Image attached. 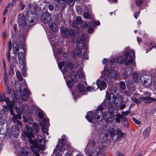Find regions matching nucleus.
<instances>
[{
	"label": "nucleus",
	"mask_w": 156,
	"mask_h": 156,
	"mask_svg": "<svg viewBox=\"0 0 156 156\" xmlns=\"http://www.w3.org/2000/svg\"><path fill=\"white\" fill-rule=\"evenodd\" d=\"M110 64V66L112 68L114 69L116 64V59L114 58H113L110 60L109 61Z\"/></svg>",
	"instance_id": "27"
},
{
	"label": "nucleus",
	"mask_w": 156,
	"mask_h": 156,
	"mask_svg": "<svg viewBox=\"0 0 156 156\" xmlns=\"http://www.w3.org/2000/svg\"><path fill=\"white\" fill-rule=\"evenodd\" d=\"M76 20L77 21V23L79 25L81 24L82 23V19L80 17L77 16L76 18Z\"/></svg>",
	"instance_id": "51"
},
{
	"label": "nucleus",
	"mask_w": 156,
	"mask_h": 156,
	"mask_svg": "<svg viewBox=\"0 0 156 156\" xmlns=\"http://www.w3.org/2000/svg\"><path fill=\"white\" fill-rule=\"evenodd\" d=\"M23 119L24 122L28 124H31L33 122V120L31 117H28L27 119L24 116Z\"/></svg>",
	"instance_id": "31"
},
{
	"label": "nucleus",
	"mask_w": 156,
	"mask_h": 156,
	"mask_svg": "<svg viewBox=\"0 0 156 156\" xmlns=\"http://www.w3.org/2000/svg\"><path fill=\"white\" fill-rule=\"evenodd\" d=\"M5 95H3L0 97V101L2 102L5 101Z\"/></svg>",
	"instance_id": "63"
},
{
	"label": "nucleus",
	"mask_w": 156,
	"mask_h": 156,
	"mask_svg": "<svg viewBox=\"0 0 156 156\" xmlns=\"http://www.w3.org/2000/svg\"><path fill=\"white\" fill-rule=\"evenodd\" d=\"M26 19L27 22V25L30 26L34 25L37 22L38 17L36 12L30 11L26 14Z\"/></svg>",
	"instance_id": "6"
},
{
	"label": "nucleus",
	"mask_w": 156,
	"mask_h": 156,
	"mask_svg": "<svg viewBox=\"0 0 156 156\" xmlns=\"http://www.w3.org/2000/svg\"><path fill=\"white\" fill-rule=\"evenodd\" d=\"M91 25V23L90 22L86 21L83 23V25L84 27H87Z\"/></svg>",
	"instance_id": "49"
},
{
	"label": "nucleus",
	"mask_w": 156,
	"mask_h": 156,
	"mask_svg": "<svg viewBox=\"0 0 156 156\" xmlns=\"http://www.w3.org/2000/svg\"><path fill=\"white\" fill-rule=\"evenodd\" d=\"M76 52L77 55L79 57H80L82 56V51L79 49H77L76 50Z\"/></svg>",
	"instance_id": "55"
},
{
	"label": "nucleus",
	"mask_w": 156,
	"mask_h": 156,
	"mask_svg": "<svg viewBox=\"0 0 156 156\" xmlns=\"http://www.w3.org/2000/svg\"><path fill=\"white\" fill-rule=\"evenodd\" d=\"M108 133L109 134L110 136L112 137H113L116 135V131L115 129L112 128L111 129L109 130Z\"/></svg>",
	"instance_id": "26"
},
{
	"label": "nucleus",
	"mask_w": 156,
	"mask_h": 156,
	"mask_svg": "<svg viewBox=\"0 0 156 156\" xmlns=\"http://www.w3.org/2000/svg\"><path fill=\"white\" fill-rule=\"evenodd\" d=\"M90 145L91 146L96 147V149L94 148L93 149L88 150L87 148H86V153L88 156H98L99 153L102 152H100L99 151L100 147L99 146L98 147V144L97 141L95 140H93L89 142L88 145Z\"/></svg>",
	"instance_id": "4"
},
{
	"label": "nucleus",
	"mask_w": 156,
	"mask_h": 156,
	"mask_svg": "<svg viewBox=\"0 0 156 156\" xmlns=\"http://www.w3.org/2000/svg\"><path fill=\"white\" fill-rule=\"evenodd\" d=\"M93 25L95 26L99 25H100V22L99 21H94Z\"/></svg>",
	"instance_id": "62"
},
{
	"label": "nucleus",
	"mask_w": 156,
	"mask_h": 156,
	"mask_svg": "<svg viewBox=\"0 0 156 156\" xmlns=\"http://www.w3.org/2000/svg\"><path fill=\"white\" fill-rule=\"evenodd\" d=\"M45 114L44 112L43 111H40L38 112V116L41 119H43Z\"/></svg>",
	"instance_id": "42"
},
{
	"label": "nucleus",
	"mask_w": 156,
	"mask_h": 156,
	"mask_svg": "<svg viewBox=\"0 0 156 156\" xmlns=\"http://www.w3.org/2000/svg\"><path fill=\"white\" fill-rule=\"evenodd\" d=\"M55 21L57 23H59L61 21H62V16H58L55 19Z\"/></svg>",
	"instance_id": "45"
},
{
	"label": "nucleus",
	"mask_w": 156,
	"mask_h": 156,
	"mask_svg": "<svg viewBox=\"0 0 156 156\" xmlns=\"http://www.w3.org/2000/svg\"><path fill=\"white\" fill-rule=\"evenodd\" d=\"M24 58V54L23 52H20L18 55V58Z\"/></svg>",
	"instance_id": "56"
},
{
	"label": "nucleus",
	"mask_w": 156,
	"mask_h": 156,
	"mask_svg": "<svg viewBox=\"0 0 156 156\" xmlns=\"http://www.w3.org/2000/svg\"><path fill=\"white\" fill-rule=\"evenodd\" d=\"M122 118V115L120 114H117L115 119V120L117 122L119 123L120 122V119Z\"/></svg>",
	"instance_id": "41"
},
{
	"label": "nucleus",
	"mask_w": 156,
	"mask_h": 156,
	"mask_svg": "<svg viewBox=\"0 0 156 156\" xmlns=\"http://www.w3.org/2000/svg\"><path fill=\"white\" fill-rule=\"evenodd\" d=\"M83 17L87 19H89L90 18V16L89 13L87 12H84L83 14Z\"/></svg>",
	"instance_id": "47"
},
{
	"label": "nucleus",
	"mask_w": 156,
	"mask_h": 156,
	"mask_svg": "<svg viewBox=\"0 0 156 156\" xmlns=\"http://www.w3.org/2000/svg\"><path fill=\"white\" fill-rule=\"evenodd\" d=\"M26 128L27 131H23L22 134L24 137H27L30 143L33 144L30 146V148L35 156H40L39 153L40 151L44 150L45 148V141L47 140L46 136L48 135L47 130L46 128L42 130L43 132L44 140H43L42 136L40 135L37 136V139L33 140L32 138H34V135L32 128L27 125Z\"/></svg>",
	"instance_id": "1"
},
{
	"label": "nucleus",
	"mask_w": 156,
	"mask_h": 156,
	"mask_svg": "<svg viewBox=\"0 0 156 156\" xmlns=\"http://www.w3.org/2000/svg\"><path fill=\"white\" fill-rule=\"evenodd\" d=\"M83 56L84 58L87 59L88 58V56L86 52L83 53Z\"/></svg>",
	"instance_id": "64"
},
{
	"label": "nucleus",
	"mask_w": 156,
	"mask_h": 156,
	"mask_svg": "<svg viewBox=\"0 0 156 156\" xmlns=\"http://www.w3.org/2000/svg\"><path fill=\"white\" fill-rule=\"evenodd\" d=\"M16 75L18 80L20 81H21L23 80V78L22 75L19 71L16 72Z\"/></svg>",
	"instance_id": "44"
},
{
	"label": "nucleus",
	"mask_w": 156,
	"mask_h": 156,
	"mask_svg": "<svg viewBox=\"0 0 156 156\" xmlns=\"http://www.w3.org/2000/svg\"><path fill=\"white\" fill-rule=\"evenodd\" d=\"M23 109L24 112L26 114H28L29 112V110L27 106L26 105H23Z\"/></svg>",
	"instance_id": "36"
},
{
	"label": "nucleus",
	"mask_w": 156,
	"mask_h": 156,
	"mask_svg": "<svg viewBox=\"0 0 156 156\" xmlns=\"http://www.w3.org/2000/svg\"><path fill=\"white\" fill-rule=\"evenodd\" d=\"M106 67V66H105L104 71H102L101 72L102 78L106 81H107V69Z\"/></svg>",
	"instance_id": "24"
},
{
	"label": "nucleus",
	"mask_w": 156,
	"mask_h": 156,
	"mask_svg": "<svg viewBox=\"0 0 156 156\" xmlns=\"http://www.w3.org/2000/svg\"><path fill=\"white\" fill-rule=\"evenodd\" d=\"M8 35L7 33L5 32H4L2 33V37L4 39H5L6 38V36H7Z\"/></svg>",
	"instance_id": "61"
},
{
	"label": "nucleus",
	"mask_w": 156,
	"mask_h": 156,
	"mask_svg": "<svg viewBox=\"0 0 156 156\" xmlns=\"http://www.w3.org/2000/svg\"><path fill=\"white\" fill-rule=\"evenodd\" d=\"M76 11L79 15H82L83 12V9L80 6H77L76 8Z\"/></svg>",
	"instance_id": "40"
},
{
	"label": "nucleus",
	"mask_w": 156,
	"mask_h": 156,
	"mask_svg": "<svg viewBox=\"0 0 156 156\" xmlns=\"http://www.w3.org/2000/svg\"><path fill=\"white\" fill-rule=\"evenodd\" d=\"M51 16L50 14L48 12H44L41 17V21L44 23H48L50 20Z\"/></svg>",
	"instance_id": "16"
},
{
	"label": "nucleus",
	"mask_w": 156,
	"mask_h": 156,
	"mask_svg": "<svg viewBox=\"0 0 156 156\" xmlns=\"http://www.w3.org/2000/svg\"><path fill=\"white\" fill-rule=\"evenodd\" d=\"M3 78L5 83V85H8V77L6 72H5L3 76Z\"/></svg>",
	"instance_id": "35"
},
{
	"label": "nucleus",
	"mask_w": 156,
	"mask_h": 156,
	"mask_svg": "<svg viewBox=\"0 0 156 156\" xmlns=\"http://www.w3.org/2000/svg\"><path fill=\"white\" fill-rule=\"evenodd\" d=\"M145 94V95H147V96L144 97H139V98L144 101V103L145 104H148L156 101V98L151 97V94L149 92H146Z\"/></svg>",
	"instance_id": "13"
},
{
	"label": "nucleus",
	"mask_w": 156,
	"mask_h": 156,
	"mask_svg": "<svg viewBox=\"0 0 156 156\" xmlns=\"http://www.w3.org/2000/svg\"><path fill=\"white\" fill-rule=\"evenodd\" d=\"M115 116V115H112V113H111V114H109L108 117V121L109 122L113 121L114 119V116Z\"/></svg>",
	"instance_id": "43"
},
{
	"label": "nucleus",
	"mask_w": 156,
	"mask_h": 156,
	"mask_svg": "<svg viewBox=\"0 0 156 156\" xmlns=\"http://www.w3.org/2000/svg\"><path fill=\"white\" fill-rule=\"evenodd\" d=\"M19 60V64H20L21 65H23L24 63V58H18Z\"/></svg>",
	"instance_id": "52"
},
{
	"label": "nucleus",
	"mask_w": 156,
	"mask_h": 156,
	"mask_svg": "<svg viewBox=\"0 0 156 156\" xmlns=\"http://www.w3.org/2000/svg\"><path fill=\"white\" fill-rule=\"evenodd\" d=\"M60 30L61 35L63 38H66L68 39L69 36L72 38L75 36V32L73 30H69L66 27H62L60 28Z\"/></svg>",
	"instance_id": "7"
},
{
	"label": "nucleus",
	"mask_w": 156,
	"mask_h": 156,
	"mask_svg": "<svg viewBox=\"0 0 156 156\" xmlns=\"http://www.w3.org/2000/svg\"><path fill=\"white\" fill-rule=\"evenodd\" d=\"M124 59L122 56H118L117 58V61L119 63L122 64L124 62L125 65L128 66L130 64H132L133 66H136V63L134 61L135 58V52L133 50L126 51L124 53Z\"/></svg>",
	"instance_id": "2"
},
{
	"label": "nucleus",
	"mask_w": 156,
	"mask_h": 156,
	"mask_svg": "<svg viewBox=\"0 0 156 156\" xmlns=\"http://www.w3.org/2000/svg\"><path fill=\"white\" fill-rule=\"evenodd\" d=\"M140 80L145 87H149L152 83V80L151 77L148 75L144 74L140 77Z\"/></svg>",
	"instance_id": "9"
},
{
	"label": "nucleus",
	"mask_w": 156,
	"mask_h": 156,
	"mask_svg": "<svg viewBox=\"0 0 156 156\" xmlns=\"http://www.w3.org/2000/svg\"><path fill=\"white\" fill-rule=\"evenodd\" d=\"M116 135H117V138L120 139L121 138L123 135V133H122L121 130L119 129H118L116 130Z\"/></svg>",
	"instance_id": "33"
},
{
	"label": "nucleus",
	"mask_w": 156,
	"mask_h": 156,
	"mask_svg": "<svg viewBox=\"0 0 156 156\" xmlns=\"http://www.w3.org/2000/svg\"><path fill=\"white\" fill-rule=\"evenodd\" d=\"M119 86L120 88L123 90L125 89L126 88L125 83L124 81H121L120 82Z\"/></svg>",
	"instance_id": "39"
},
{
	"label": "nucleus",
	"mask_w": 156,
	"mask_h": 156,
	"mask_svg": "<svg viewBox=\"0 0 156 156\" xmlns=\"http://www.w3.org/2000/svg\"><path fill=\"white\" fill-rule=\"evenodd\" d=\"M96 84L97 85L96 88L90 86L87 87V90L89 91H92L97 90L98 88H99L101 90H102L105 89L107 87V84L106 82L103 80L101 81L97 80Z\"/></svg>",
	"instance_id": "10"
},
{
	"label": "nucleus",
	"mask_w": 156,
	"mask_h": 156,
	"mask_svg": "<svg viewBox=\"0 0 156 156\" xmlns=\"http://www.w3.org/2000/svg\"><path fill=\"white\" fill-rule=\"evenodd\" d=\"M13 48L15 54H17L19 51V46L18 43H15L13 44Z\"/></svg>",
	"instance_id": "30"
},
{
	"label": "nucleus",
	"mask_w": 156,
	"mask_h": 156,
	"mask_svg": "<svg viewBox=\"0 0 156 156\" xmlns=\"http://www.w3.org/2000/svg\"><path fill=\"white\" fill-rule=\"evenodd\" d=\"M5 86L6 87V93L7 94H10L12 90L8 86V85H5Z\"/></svg>",
	"instance_id": "50"
},
{
	"label": "nucleus",
	"mask_w": 156,
	"mask_h": 156,
	"mask_svg": "<svg viewBox=\"0 0 156 156\" xmlns=\"http://www.w3.org/2000/svg\"><path fill=\"white\" fill-rule=\"evenodd\" d=\"M94 115L92 112H87L86 118L89 122H92L94 120Z\"/></svg>",
	"instance_id": "21"
},
{
	"label": "nucleus",
	"mask_w": 156,
	"mask_h": 156,
	"mask_svg": "<svg viewBox=\"0 0 156 156\" xmlns=\"http://www.w3.org/2000/svg\"><path fill=\"white\" fill-rule=\"evenodd\" d=\"M64 65L65 66L62 71V73L64 75L65 73H66L69 69L71 70L73 68V64L72 62L69 61L66 62L65 61V62L62 61L58 65L60 69L61 70Z\"/></svg>",
	"instance_id": "8"
},
{
	"label": "nucleus",
	"mask_w": 156,
	"mask_h": 156,
	"mask_svg": "<svg viewBox=\"0 0 156 156\" xmlns=\"http://www.w3.org/2000/svg\"><path fill=\"white\" fill-rule=\"evenodd\" d=\"M67 141L66 140L65 136H63L61 139L60 141H58V145L56 146L55 149L54 150V151L56 152L57 151V146L58 147V149L59 151H62L64 150L67 146Z\"/></svg>",
	"instance_id": "12"
},
{
	"label": "nucleus",
	"mask_w": 156,
	"mask_h": 156,
	"mask_svg": "<svg viewBox=\"0 0 156 156\" xmlns=\"http://www.w3.org/2000/svg\"><path fill=\"white\" fill-rule=\"evenodd\" d=\"M122 98H115L113 93L109 94L108 92V102L109 104L112 105L115 102V104L117 105H120V109H123L126 106L125 104H122Z\"/></svg>",
	"instance_id": "5"
},
{
	"label": "nucleus",
	"mask_w": 156,
	"mask_h": 156,
	"mask_svg": "<svg viewBox=\"0 0 156 156\" xmlns=\"http://www.w3.org/2000/svg\"><path fill=\"white\" fill-rule=\"evenodd\" d=\"M33 126L34 129H35L36 132L38 133L39 132V126L36 122H34L33 123Z\"/></svg>",
	"instance_id": "38"
},
{
	"label": "nucleus",
	"mask_w": 156,
	"mask_h": 156,
	"mask_svg": "<svg viewBox=\"0 0 156 156\" xmlns=\"http://www.w3.org/2000/svg\"><path fill=\"white\" fill-rule=\"evenodd\" d=\"M87 31L88 33H93L94 31V29L92 27H90L88 29Z\"/></svg>",
	"instance_id": "60"
},
{
	"label": "nucleus",
	"mask_w": 156,
	"mask_h": 156,
	"mask_svg": "<svg viewBox=\"0 0 156 156\" xmlns=\"http://www.w3.org/2000/svg\"><path fill=\"white\" fill-rule=\"evenodd\" d=\"M106 99L102 103L100 106H99L97 109V111L95 112L94 118L96 119L101 120L104 118L105 120L107 122V115L105 113L103 116V114L102 112L104 109L106 108L107 107V91L106 92Z\"/></svg>",
	"instance_id": "3"
},
{
	"label": "nucleus",
	"mask_w": 156,
	"mask_h": 156,
	"mask_svg": "<svg viewBox=\"0 0 156 156\" xmlns=\"http://www.w3.org/2000/svg\"><path fill=\"white\" fill-rule=\"evenodd\" d=\"M18 23L21 28H23L27 27V22L26 18L24 15L22 14H19L18 16Z\"/></svg>",
	"instance_id": "14"
},
{
	"label": "nucleus",
	"mask_w": 156,
	"mask_h": 156,
	"mask_svg": "<svg viewBox=\"0 0 156 156\" xmlns=\"http://www.w3.org/2000/svg\"><path fill=\"white\" fill-rule=\"evenodd\" d=\"M16 110L18 114H21L22 113V110L19 108L16 107Z\"/></svg>",
	"instance_id": "59"
},
{
	"label": "nucleus",
	"mask_w": 156,
	"mask_h": 156,
	"mask_svg": "<svg viewBox=\"0 0 156 156\" xmlns=\"http://www.w3.org/2000/svg\"><path fill=\"white\" fill-rule=\"evenodd\" d=\"M133 101L134 103L137 105L141 103V100H140L137 98H134V99H133Z\"/></svg>",
	"instance_id": "57"
},
{
	"label": "nucleus",
	"mask_w": 156,
	"mask_h": 156,
	"mask_svg": "<svg viewBox=\"0 0 156 156\" xmlns=\"http://www.w3.org/2000/svg\"><path fill=\"white\" fill-rule=\"evenodd\" d=\"M66 84L67 86L69 88H71L73 85V82H72L70 80H68L66 82Z\"/></svg>",
	"instance_id": "48"
},
{
	"label": "nucleus",
	"mask_w": 156,
	"mask_h": 156,
	"mask_svg": "<svg viewBox=\"0 0 156 156\" xmlns=\"http://www.w3.org/2000/svg\"><path fill=\"white\" fill-rule=\"evenodd\" d=\"M70 77L73 82H76L77 80V75L76 72L73 71L71 73Z\"/></svg>",
	"instance_id": "25"
},
{
	"label": "nucleus",
	"mask_w": 156,
	"mask_h": 156,
	"mask_svg": "<svg viewBox=\"0 0 156 156\" xmlns=\"http://www.w3.org/2000/svg\"><path fill=\"white\" fill-rule=\"evenodd\" d=\"M131 111L130 110H129L126 112L122 111V115L123 116H126L128 115L131 112Z\"/></svg>",
	"instance_id": "53"
},
{
	"label": "nucleus",
	"mask_w": 156,
	"mask_h": 156,
	"mask_svg": "<svg viewBox=\"0 0 156 156\" xmlns=\"http://www.w3.org/2000/svg\"><path fill=\"white\" fill-rule=\"evenodd\" d=\"M49 28L54 32L56 31L58 29L57 25L54 23H51L48 24Z\"/></svg>",
	"instance_id": "22"
},
{
	"label": "nucleus",
	"mask_w": 156,
	"mask_h": 156,
	"mask_svg": "<svg viewBox=\"0 0 156 156\" xmlns=\"http://www.w3.org/2000/svg\"><path fill=\"white\" fill-rule=\"evenodd\" d=\"M108 73L110 75L111 78L114 79H117L119 77V75L116 73V71L113 69H111L108 71Z\"/></svg>",
	"instance_id": "19"
},
{
	"label": "nucleus",
	"mask_w": 156,
	"mask_h": 156,
	"mask_svg": "<svg viewBox=\"0 0 156 156\" xmlns=\"http://www.w3.org/2000/svg\"><path fill=\"white\" fill-rule=\"evenodd\" d=\"M30 94V92L29 90L27 88H25L23 90V95L22 96H20L19 98H17V94L16 97L17 99H19V98H20V99H22L24 101H26L27 100L28 97Z\"/></svg>",
	"instance_id": "17"
},
{
	"label": "nucleus",
	"mask_w": 156,
	"mask_h": 156,
	"mask_svg": "<svg viewBox=\"0 0 156 156\" xmlns=\"http://www.w3.org/2000/svg\"><path fill=\"white\" fill-rule=\"evenodd\" d=\"M80 40L81 43L80 42V41L77 40L76 44L78 47L80 49L82 48L83 42L85 41V34H82L80 35Z\"/></svg>",
	"instance_id": "18"
},
{
	"label": "nucleus",
	"mask_w": 156,
	"mask_h": 156,
	"mask_svg": "<svg viewBox=\"0 0 156 156\" xmlns=\"http://www.w3.org/2000/svg\"><path fill=\"white\" fill-rule=\"evenodd\" d=\"M21 152L23 155H24V156H31L30 153V150L27 147H25L21 148Z\"/></svg>",
	"instance_id": "20"
},
{
	"label": "nucleus",
	"mask_w": 156,
	"mask_h": 156,
	"mask_svg": "<svg viewBox=\"0 0 156 156\" xmlns=\"http://www.w3.org/2000/svg\"><path fill=\"white\" fill-rule=\"evenodd\" d=\"M77 72L78 75L79 77L80 78H83L84 76V74L83 72V69L81 68L77 70Z\"/></svg>",
	"instance_id": "32"
},
{
	"label": "nucleus",
	"mask_w": 156,
	"mask_h": 156,
	"mask_svg": "<svg viewBox=\"0 0 156 156\" xmlns=\"http://www.w3.org/2000/svg\"><path fill=\"white\" fill-rule=\"evenodd\" d=\"M77 88L78 90L82 94H83L85 92V88L83 84H79L77 86Z\"/></svg>",
	"instance_id": "28"
},
{
	"label": "nucleus",
	"mask_w": 156,
	"mask_h": 156,
	"mask_svg": "<svg viewBox=\"0 0 156 156\" xmlns=\"http://www.w3.org/2000/svg\"><path fill=\"white\" fill-rule=\"evenodd\" d=\"M99 141L101 142V144H99V146L100 145L101 146L99 151L102 152L106 148V147H105V145L104 144L106 143L107 141V134L106 133H101V134Z\"/></svg>",
	"instance_id": "11"
},
{
	"label": "nucleus",
	"mask_w": 156,
	"mask_h": 156,
	"mask_svg": "<svg viewBox=\"0 0 156 156\" xmlns=\"http://www.w3.org/2000/svg\"><path fill=\"white\" fill-rule=\"evenodd\" d=\"M132 119L137 124L140 125L141 123V122L140 121L137 120L134 117H133Z\"/></svg>",
	"instance_id": "54"
},
{
	"label": "nucleus",
	"mask_w": 156,
	"mask_h": 156,
	"mask_svg": "<svg viewBox=\"0 0 156 156\" xmlns=\"http://www.w3.org/2000/svg\"><path fill=\"white\" fill-rule=\"evenodd\" d=\"M55 5V9L56 11L59 9H63L66 5L65 0H56Z\"/></svg>",
	"instance_id": "15"
},
{
	"label": "nucleus",
	"mask_w": 156,
	"mask_h": 156,
	"mask_svg": "<svg viewBox=\"0 0 156 156\" xmlns=\"http://www.w3.org/2000/svg\"><path fill=\"white\" fill-rule=\"evenodd\" d=\"M151 130V127H148L146 128L145 130L143 132V134L144 135V137H146L149 134V133Z\"/></svg>",
	"instance_id": "29"
},
{
	"label": "nucleus",
	"mask_w": 156,
	"mask_h": 156,
	"mask_svg": "<svg viewBox=\"0 0 156 156\" xmlns=\"http://www.w3.org/2000/svg\"><path fill=\"white\" fill-rule=\"evenodd\" d=\"M4 101L6 103L7 105L9 107H11L13 106V104L11 103L12 102L10 101V100L9 98H5Z\"/></svg>",
	"instance_id": "37"
},
{
	"label": "nucleus",
	"mask_w": 156,
	"mask_h": 156,
	"mask_svg": "<svg viewBox=\"0 0 156 156\" xmlns=\"http://www.w3.org/2000/svg\"><path fill=\"white\" fill-rule=\"evenodd\" d=\"M132 77L134 82L136 83L138 82V75L137 73H134L132 75Z\"/></svg>",
	"instance_id": "34"
},
{
	"label": "nucleus",
	"mask_w": 156,
	"mask_h": 156,
	"mask_svg": "<svg viewBox=\"0 0 156 156\" xmlns=\"http://www.w3.org/2000/svg\"><path fill=\"white\" fill-rule=\"evenodd\" d=\"M143 3V2L142 0H136L135 1L136 4L138 7L140 6Z\"/></svg>",
	"instance_id": "46"
},
{
	"label": "nucleus",
	"mask_w": 156,
	"mask_h": 156,
	"mask_svg": "<svg viewBox=\"0 0 156 156\" xmlns=\"http://www.w3.org/2000/svg\"><path fill=\"white\" fill-rule=\"evenodd\" d=\"M79 25L77 23V21L76 20H74L72 23V25L74 27H78V25Z\"/></svg>",
	"instance_id": "58"
},
{
	"label": "nucleus",
	"mask_w": 156,
	"mask_h": 156,
	"mask_svg": "<svg viewBox=\"0 0 156 156\" xmlns=\"http://www.w3.org/2000/svg\"><path fill=\"white\" fill-rule=\"evenodd\" d=\"M49 120L48 119H41L40 120V124L41 126H42L41 129L43 130L45 128V125L46 122H49Z\"/></svg>",
	"instance_id": "23"
}]
</instances>
